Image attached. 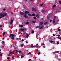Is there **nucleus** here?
<instances>
[{"label":"nucleus","instance_id":"4c0bfd02","mask_svg":"<svg viewBox=\"0 0 61 61\" xmlns=\"http://www.w3.org/2000/svg\"><path fill=\"white\" fill-rule=\"evenodd\" d=\"M2 43L3 44H4L5 43V41H3L2 42Z\"/></svg>","mask_w":61,"mask_h":61},{"label":"nucleus","instance_id":"4be33fe9","mask_svg":"<svg viewBox=\"0 0 61 61\" xmlns=\"http://www.w3.org/2000/svg\"><path fill=\"white\" fill-rule=\"evenodd\" d=\"M28 15H29L30 16H32V15H31L30 14H28Z\"/></svg>","mask_w":61,"mask_h":61},{"label":"nucleus","instance_id":"5fc2aeb1","mask_svg":"<svg viewBox=\"0 0 61 61\" xmlns=\"http://www.w3.org/2000/svg\"><path fill=\"white\" fill-rule=\"evenodd\" d=\"M29 54H30V55H31V52H29Z\"/></svg>","mask_w":61,"mask_h":61},{"label":"nucleus","instance_id":"aec40b11","mask_svg":"<svg viewBox=\"0 0 61 61\" xmlns=\"http://www.w3.org/2000/svg\"><path fill=\"white\" fill-rule=\"evenodd\" d=\"M55 53H58L59 52V51H57L55 52Z\"/></svg>","mask_w":61,"mask_h":61},{"label":"nucleus","instance_id":"7ed1b4c3","mask_svg":"<svg viewBox=\"0 0 61 61\" xmlns=\"http://www.w3.org/2000/svg\"><path fill=\"white\" fill-rule=\"evenodd\" d=\"M32 11H35V12H36V10L35 8H33L32 9Z\"/></svg>","mask_w":61,"mask_h":61},{"label":"nucleus","instance_id":"864d4df0","mask_svg":"<svg viewBox=\"0 0 61 61\" xmlns=\"http://www.w3.org/2000/svg\"><path fill=\"white\" fill-rule=\"evenodd\" d=\"M3 53L1 52H0V54H2Z\"/></svg>","mask_w":61,"mask_h":61},{"label":"nucleus","instance_id":"412c9836","mask_svg":"<svg viewBox=\"0 0 61 61\" xmlns=\"http://www.w3.org/2000/svg\"><path fill=\"white\" fill-rule=\"evenodd\" d=\"M46 24H47V22H45L44 23V25H46Z\"/></svg>","mask_w":61,"mask_h":61},{"label":"nucleus","instance_id":"e2e57ef3","mask_svg":"<svg viewBox=\"0 0 61 61\" xmlns=\"http://www.w3.org/2000/svg\"><path fill=\"white\" fill-rule=\"evenodd\" d=\"M34 46V47H36V46Z\"/></svg>","mask_w":61,"mask_h":61},{"label":"nucleus","instance_id":"680f3d73","mask_svg":"<svg viewBox=\"0 0 61 61\" xmlns=\"http://www.w3.org/2000/svg\"><path fill=\"white\" fill-rule=\"evenodd\" d=\"M2 56V54H1L0 55V56Z\"/></svg>","mask_w":61,"mask_h":61},{"label":"nucleus","instance_id":"f8f14e48","mask_svg":"<svg viewBox=\"0 0 61 61\" xmlns=\"http://www.w3.org/2000/svg\"><path fill=\"white\" fill-rule=\"evenodd\" d=\"M24 17H25V18H27L28 16H27L25 15H24Z\"/></svg>","mask_w":61,"mask_h":61},{"label":"nucleus","instance_id":"bb28decb","mask_svg":"<svg viewBox=\"0 0 61 61\" xmlns=\"http://www.w3.org/2000/svg\"><path fill=\"white\" fill-rule=\"evenodd\" d=\"M43 5V4H41L40 5V6H42V5Z\"/></svg>","mask_w":61,"mask_h":61},{"label":"nucleus","instance_id":"b1692460","mask_svg":"<svg viewBox=\"0 0 61 61\" xmlns=\"http://www.w3.org/2000/svg\"><path fill=\"white\" fill-rule=\"evenodd\" d=\"M56 16H54V20H55L56 19Z\"/></svg>","mask_w":61,"mask_h":61},{"label":"nucleus","instance_id":"cd10ccee","mask_svg":"<svg viewBox=\"0 0 61 61\" xmlns=\"http://www.w3.org/2000/svg\"><path fill=\"white\" fill-rule=\"evenodd\" d=\"M35 14H32V16H35Z\"/></svg>","mask_w":61,"mask_h":61},{"label":"nucleus","instance_id":"c9c22d12","mask_svg":"<svg viewBox=\"0 0 61 61\" xmlns=\"http://www.w3.org/2000/svg\"><path fill=\"white\" fill-rule=\"evenodd\" d=\"M2 27V25H0V27Z\"/></svg>","mask_w":61,"mask_h":61},{"label":"nucleus","instance_id":"4d7b16f0","mask_svg":"<svg viewBox=\"0 0 61 61\" xmlns=\"http://www.w3.org/2000/svg\"><path fill=\"white\" fill-rule=\"evenodd\" d=\"M12 53H14V51H12Z\"/></svg>","mask_w":61,"mask_h":61},{"label":"nucleus","instance_id":"423d86ee","mask_svg":"<svg viewBox=\"0 0 61 61\" xmlns=\"http://www.w3.org/2000/svg\"><path fill=\"white\" fill-rule=\"evenodd\" d=\"M39 27V29H42L43 28V26L41 25Z\"/></svg>","mask_w":61,"mask_h":61},{"label":"nucleus","instance_id":"9d476101","mask_svg":"<svg viewBox=\"0 0 61 61\" xmlns=\"http://www.w3.org/2000/svg\"><path fill=\"white\" fill-rule=\"evenodd\" d=\"M36 16L37 17V18H39V15L38 14H36Z\"/></svg>","mask_w":61,"mask_h":61},{"label":"nucleus","instance_id":"1a4fd4ad","mask_svg":"<svg viewBox=\"0 0 61 61\" xmlns=\"http://www.w3.org/2000/svg\"><path fill=\"white\" fill-rule=\"evenodd\" d=\"M3 15H4V17H5V16H7V14L6 13H3Z\"/></svg>","mask_w":61,"mask_h":61},{"label":"nucleus","instance_id":"7c9ffc66","mask_svg":"<svg viewBox=\"0 0 61 61\" xmlns=\"http://www.w3.org/2000/svg\"><path fill=\"white\" fill-rule=\"evenodd\" d=\"M57 3V1L56 0L55 1V4H56Z\"/></svg>","mask_w":61,"mask_h":61},{"label":"nucleus","instance_id":"39448f33","mask_svg":"<svg viewBox=\"0 0 61 61\" xmlns=\"http://www.w3.org/2000/svg\"><path fill=\"white\" fill-rule=\"evenodd\" d=\"M50 42H51V43L52 44H55V42L52 41H50Z\"/></svg>","mask_w":61,"mask_h":61},{"label":"nucleus","instance_id":"09e8293b","mask_svg":"<svg viewBox=\"0 0 61 61\" xmlns=\"http://www.w3.org/2000/svg\"><path fill=\"white\" fill-rule=\"evenodd\" d=\"M23 25H21V27H23Z\"/></svg>","mask_w":61,"mask_h":61},{"label":"nucleus","instance_id":"473e14b6","mask_svg":"<svg viewBox=\"0 0 61 61\" xmlns=\"http://www.w3.org/2000/svg\"><path fill=\"white\" fill-rule=\"evenodd\" d=\"M41 54V53L40 52H39L38 53V55H39L40 54Z\"/></svg>","mask_w":61,"mask_h":61},{"label":"nucleus","instance_id":"f03ea898","mask_svg":"<svg viewBox=\"0 0 61 61\" xmlns=\"http://www.w3.org/2000/svg\"><path fill=\"white\" fill-rule=\"evenodd\" d=\"M14 35L13 34H10L9 36V37L10 38L11 37L12 39L13 40H14L15 39V38H14Z\"/></svg>","mask_w":61,"mask_h":61},{"label":"nucleus","instance_id":"72a5a7b5","mask_svg":"<svg viewBox=\"0 0 61 61\" xmlns=\"http://www.w3.org/2000/svg\"><path fill=\"white\" fill-rule=\"evenodd\" d=\"M56 36H60V35H56Z\"/></svg>","mask_w":61,"mask_h":61},{"label":"nucleus","instance_id":"37998d69","mask_svg":"<svg viewBox=\"0 0 61 61\" xmlns=\"http://www.w3.org/2000/svg\"><path fill=\"white\" fill-rule=\"evenodd\" d=\"M24 56H21V58H23V57H24Z\"/></svg>","mask_w":61,"mask_h":61},{"label":"nucleus","instance_id":"5701e85b","mask_svg":"<svg viewBox=\"0 0 61 61\" xmlns=\"http://www.w3.org/2000/svg\"><path fill=\"white\" fill-rule=\"evenodd\" d=\"M31 33H32V34H33V33H34V31L32 30L31 32Z\"/></svg>","mask_w":61,"mask_h":61},{"label":"nucleus","instance_id":"6e6552de","mask_svg":"<svg viewBox=\"0 0 61 61\" xmlns=\"http://www.w3.org/2000/svg\"><path fill=\"white\" fill-rule=\"evenodd\" d=\"M14 45H16L17 44V42H16V41H14Z\"/></svg>","mask_w":61,"mask_h":61},{"label":"nucleus","instance_id":"2eb2a0df","mask_svg":"<svg viewBox=\"0 0 61 61\" xmlns=\"http://www.w3.org/2000/svg\"><path fill=\"white\" fill-rule=\"evenodd\" d=\"M10 52V55L11 54H12V51H9Z\"/></svg>","mask_w":61,"mask_h":61},{"label":"nucleus","instance_id":"0e129e2a","mask_svg":"<svg viewBox=\"0 0 61 61\" xmlns=\"http://www.w3.org/2000/svg\"><path fill=\"white\" fill-rule=\"evenodd\" d=\"M42 45H45V44H44V43H43Z\"/></svg>","mask_w":61,"mask_h":61},{"label":"nucleus","instance_id":"79ce46f5","mask_svg":"<svg viewBox=\"0 0 61 61\" xmlns=\"http://www.w3.org/2000/svg\"><path fill=\"white\" fill-rule=\"evenodd\" d=\"M52 20H50V22H52Z\"/></svg>","mask_w":61,"mask_h":61},{"label":"nucleus","instance_id":"a19ab883","mask_svg":"<svg viewBox=\"0 0 61 61\" xmlns=\"http://www.w3.org/2000/svg\"><path fill=\"white\" fill-rule=\"evenodd\" d=\"M12 60H14V57H13L12 58Z\"/></svg>","mask_w":61,"mask_h":61},{"label":"nucleus","instance_id":"ddd939ff","mask_svg":"<svg viewBox=\"0 0 61 61\" xmlns=\"http://www.w3.org/2000/svg\"><path fill=\"white\" fill-rule=\"evenodd\" d=\"M28 36H29V35H28V34H27V35H26V37L28 38Z\"/></svg>","mask_w":61,"mask_h":61},{"label":"nucleus","instance_id":"774afa93","mask_svg":"<svg viewBox=\"0 0 61 61\" xmlns=\"http://www.w3.org/2000/svg\"><path fill=\"white\" fill-rule=\"evenodd\" d=\"M0 18H2V17L1 16H0Z\"/></svg>","mask_w":61,"mask_h":61},{"label":"nucleus","instance_id":"e433bc0d","mask_svg":"<svg viewBox=\"0 0 61 61\" xmlns=\"http://www.w3.org/2000/svg\"><path fill=\"white\" fill-rule=\"evenodd\" d=\"M59 3L60 4H61V1H59Z\"/></svg>","mask_w":61,"mask_h":61},{"label":"nucleus","instance_id":"6e6d98bb","mask_svg":"<svg viewBox=\"0 0 61 61\" xmlns=\"http://www.w3.org/2000/svg\"><path fill=\"white\" fill-rule=\"evenodd\" d=\"M2 46V47H4V46Z\"/></svg>","mask_w":61,"mask_h":61},{"label":"nucleus","instance_id":"a878e982","mask_svg":"<svg viewBox=\"0 0 61 61\" xmlns=\"http://www.w3.org/2000/svg\"><path fill=\"white\" fill-rule=\"evenodd\" d=\"M36 28H39V26H38L36 27Z\"/></svg>","mask_w":61,"mask_h":61},{"label":"nucleus","instance_id":"8fccbe9b","mask_svg":"<svg viewBox=\"0 0 61 61\" xmlns=\"http://www.w3.org/2000/svg\"><path fill=\"white\" fill-rule=\"evenodd\" d=\"M53 36H55V35L54 34H53Z\"/></svg>","mask_w":61,"mask_h":61},{"label":"nucleus","instance_id":"20e7f679","mask_svg":"<svg viewBox=\"0 0 61 61\" xmlns=\"http://www.w3.org/2000/svg\"><path fill=\"white\" fill-rule=\"evenodd\" d=\"M0 16H1V17H4V13H1L0 14Z\"/></svg>","mask_w":61,"mask_h":61},{"label":"nucleus","instance_id":"bf43d9fd","mask_svg":"<svg viewBox=\"0 0 61 61\" xmlns=\"http://www.w3.org/2000/svg\"><path fill=\"white\" fill-rule=\"evenodd\" d=\"M11 14L12 15H13V13L12 12L11 13Z\"/></svg>","mask_w":61,"mask_h":61},{"label":"nucleus","instance_id":"4468645a","mask_svg":"<svg viewBox=\"0 0 61 61\" xmlns=\"http://www.w3.org/2000/svg\"><path fill=\"white\" fill-rule=\"evenodd\" d=\"M43 23L42 22H41L40 23V24L41 25H43Z\"/></svg>","mask_w":61,"mask_h":61},{"label":"nucleus","instance_id":"603ef678","mask_svg":"<svg viewBox=\"0 0 61 61\" xmlns=\"http://www.w3.org/2000/svg\"><path fill=\"white\" fill-rule=\"evenodd\" d=\"M24 41V39H22V42H23V41Z\"/></svg>","mask_w":61,"mask_h":61},{"label":"nucleus","instance_id":"49530a36","mask_svg":"<svg viewBox=\"0 0 61 61\" xmlns=\"http://www.w3.org/2000/svg\"><path fill=\"white\" fill-rule=\"evenodd\" d=\"M15 51L16 52V53H18V51H17V50H16Z\"/></svg>","mask_w":61,"mask_h":61},{"label":"nucleus","instance_id":"c756f323","mask_svg":"<svg viewBox=\"0 0 61 61\" xmlns=\"http://www.w3.org/2000/svg\"><path fill=\"white\" fill-rule=\"evenodd\" d=\"M31 47H32V48H33V47H34V46H31Z\"/></svg>","mask_w":61,"mask_h":61},{"label":"nucleus","instance_id":"c85d7f7f","mask_svg":"<svg viewBox=\"0 0 61 61\" xmlns=\"http://www.w3.org/2000/svg\"><path fill=\"white\" fill-rule=\"evenodd\" d=\"M56 5H53V7H55L56 6Z\"/></svg>","mask_w":61,"mask_h":61},{"label":"nucleus","instance_id":"6ab92c4d","mask_svg":"<svg viewBox=\"0 0 61 61\" xmlns=\"http://www.w3.org/2000/svg\"><path fill=\"white\" fill-rule=\"evenodd\" d=\"M5 34V32H4L3 33V36H4Z\"/></svg>","mask_w":61,"mask_h":61},{"label":"nucleus","instance_id":"a211bd4d","mask_svg":"<svg viewBox=\"0 0 61 61\" xmlns=\"http://www.w3.org/2000/svg\"><path fill=\"white\" fill-rule=\"evenodd\" d=\"M20 46L22 47L23 46H24V44H21V45H20Z\"/></svg>","mask_w":61,"mask_h":61},{"label":"nucleus","instance_id":"3c124183","mask_svg":"<svg viewBox=\"0 0 61 61\" xmlns=\"http://www.w3.org/2000/svg\"><path fill=\"white\" fill-rule=\"evenodd\" d=\"M3 10H4V11H5V8L3 9Z\"/></svg>","mask_w":61,"mask_h":61},{"label":"nucleus","instance_id":"dca6fc26","mask_svg":"<svg viewBox=\"0 0 61 61\" xmlns=\"http://www.w3.org/2000/svg\"><path fill=\"white\" fill-rule=\"evenodd\" d=\"M32 22L33 23H36V21H32Z\"/></svg>","mask_w":61,"mask_h":61},{"label":"nucleus","instance_id":"de8ad7c7","mask_svg":"<svg viewBox=\"0 0 61 61\" xmlns=\"http://www.w3.org/2000/svg\"><path fill=\"white\" fill-rule=\"evenodd\" d=\"M18 52L19 53H21V51H19Z\"/></svg>","mask_w":61,"mask_h":61},{"label":"nucleus","instance_id":"a18cd8bd","mask_svg":"<svg viewBox=\"0 0 61 61\" xmlns=\"http://www.w3.org/2000/svg\"><path fill=\"white\" fill-rule=\"evenodd\" d=\"M60 30H60V29L58 30V31H60Z\"/></svg>","mask_w":61,"mask_h":61},{"label":"nucleus","instance_id":"f704fd0d","mask_svg":"<svg viewBox=\"0 0 61 61\" xmlns=\"http://www.w3.org/2000/svg\"><path fill=\"white\" fill-rule=\"evenodd\" d=\"M26 24H29V22H26Z\"/></svg>","mask_w":61,"mask_h":61},{"label":"nucleus","instance_id":"c03bdc74","mask_svg":"<svg viewBox=\"0 0 61 61\" xmlns=\"http://www.w3.org/2000/svg\"><path fill=\"white\" fill-rule=\"evenodd\" d=\"M57 44L58 45V44H59V42H57Z\"/></svg>","mask_w":61,"mask_h":61},{"label":"nucleus","instance_id":"13d9d810","mask_svg":"<svg viewBox=\"0 0 61 61\" xmlns=\"http://www.w3.org/2000/svg\"><path fill=\"white\" fill-rule=\"evenodd\" d=\"M26 43H28V42H27V41H26Z\"/></svg>","mask_w":61,"mask_h":61},{"label":"nucleus","instance_id":"052dcab7","mask_svg":"<svg viewBox=\"0 0 61 61\" xmlns=\"http://www.w3.org/2000/svg\"><path fill=\"white\" fill-rule=\"evenodd\" d=\"M36 47H38V46H36Z\"/></svg>","mask_w":61,"mask_h":61},{"label":"nucleus","instance_id":"f3484780","mask_svg":"<svg viewBox=\"0 0 61 61\" xmlns=\"http://www.w3.org/2000/svg\"><path fill=\"white\" fill-rule=\"evenodd\" d=\"M53 23H55V19H54L53 20Z\"/></svg>","mask_w":61,"mask_h":61},{"label":"nucleus","instance_id":"69168bd1","mask_svg":"<svg viewBox=\"0 0 61 61\" xmlns=\"http://www.w3.org/2000/svg\"><path fill=\"white\" fill-rule=\"evenodd\" d=\"M59 39H60V40H61V38H59Z\"/></svg>","mask_w":61,"mask_h":61},{"label":"nucleus","instance_id":"9b49d317","mask_svg":"<svg viewBox=\"0 0 61 61\" xmlns=\"http://www.w3.org/2000/svg\"><path fill=\"white\" fill-rule=\"evenodd\" d=\"M21 31H22L23 32H25V29L24 28L22 29H20Z\"/></svg>","mask_w":61,"mask_h":61},{"label":"nucleus","instance_id":"338daca9","mask_svg":"<svg viewBox=\"0 0 61 61\" xmlns=\"http://www.w3.org/2000/svg\"><path fill=\"white\" fill-rule=\"evenodd\" d=\"M25 30H26V28H25Z\"/></svg>","mask_w":61,"mask_h":61},{"label":"nucleus","instance_id":"58836bf2","mask_svg":"<svg viewBox=\"0 0 61 61\" xmlns=\"http://www.w3.org/2000/svg\"><path fill=\"white\" fill-rule=\"evenodd\" d=\"M41 12H42V13H43V12H44V10H41Z\"/></svg>","mask_w":61,"mask_h":61},{"label":"nucleus","instance_id":"2f4dec72","mask_svg":"<svg viewBox=\"0 0 61 61\" xmlns=\"http://www.w3.org/2000/svg\"><path fill=\"white\" fill-rule=\"evenodd\" d=\"M10 59V57H8L7 58V59L8 60H9Z\"/></svg>","mask_w":61,"mask_h":61},{"label":"nucleus","instance_id":"f257e3e1","mask_svg":"<svg viewBox=\"0 0 61 61\" xmlns=\"http://www.w3.org/2000/svg\"><path fill=\"white\" fill-rule=\"evenodd\" d=\"M28 13H29V12L27 11H25V13L22 12H20V14L21 15H27V14Z\"/></svg>","mask_w":61,"mask_h":61},{"label":"nucleus","instance_id":"ea45409f","mask_svg":"<svg viewBox=\"0 0 61 61\" xmlns=\"http://www.w3.org/2000/svg\"><path fill=\"white\" fill-rule=\"evenodd\" d=\"M33 18L34 19H36V17H34Z\"/></svg>","mask_w":61,"mask_h":61},{"label":"nucleus","instance_id":"393cba45","mask_svg":"<svg viewBox=\"0 0 61 61\" xmlns=\"http://www.w3.org/2000/svg\"><path fill=\"white\" fill-rule=\"evenodd\" d=\"M47 19L48 20V19H49V17H48V16H47Z\"/></svg>","mask_w":61,"mask_h":61},{"label":"nucleus","instance_id":"0eeeda50","mask_svg":"<svg viewBox=\"0 0 61 61\" xmlns=\"http://www.w3.org/2000/svg\"><path fill=\"white\" fill-rule=\"evenodd\" d=\"M13 20H11V22H10V25H12L13 23Z\"/></svg>","mask_w":61,"mask_h":61}]
</instances>
